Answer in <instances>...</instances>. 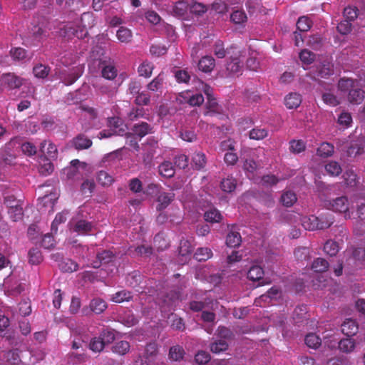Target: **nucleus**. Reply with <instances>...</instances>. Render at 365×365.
Here are the masks:
<instances>
[{"label":"nucleus","mask_w":365,"mask_h":365,"mask_svg":"<svg viewBox=\"0 0 365 365\" xmlns=\"http://www.w3.org/2000/svg\"><path fill=\"white\" fill-rule=\"evenodd\" d=\"M95 19L91 12H84L80 19L76 22L68 23L60 29V35L65 38H72L76 37L78 39L83 38L88 34V28L94 25Z\"/></svg>","instance_id":"1"},{"label":"nucleus","mask_w":365,"mask_h":365,"mask_svg":"<svg viewBox=\"0 0 365 365\" xmlns=\"http://www.w3.org/2000/svg\"><path fill=\"white\" fill-rule=\"evenodd\" d=\"M19 148L25 155L29 156L35 155L37 151L36 147L33 143L29 142L21 143L19 138H15L5 145V155L3 156V160L6 164L12 163L13 159L15 158V152Z\"/></svg>","instance_id":"2"},{"label":"nucleus","mask_w":365,"mask_h":365,"mask_svg":"<svg viewBox=\"0 0 365 365\" xmlns=\"http://www.w3.org/2000/svg\"><path fill=\"white\" fill-rule=\"evenodd\" d=\"M365 137L360 136L354 139V135L339 140L338 146L345 152L349 157H356L360 155L364 148Z\"/></svg>","instance_id":"3"},{"label":"nucleus","mask_w":365,"mask_h":365,"mask_svg":"<svg viewBox=\"0 0 365 365\" xmlns=\"http://www.w3.org/2000/svg\"><path fill=\"white\" fill-rule=\"evenodd\" d=\"M334 331L331 330L323 336L324 342L326 346L330 349L336 348L338 346L339 350L344 353L351 352L354 347V341L351 338H346L339 341V339L332 334Z\"/></svg>","instance_id":"4"},{"label":"nucleus","mask_w":365,"mask_h":365,"mask_svg":"<svg viewBox=\"0 0 365 365\" xmlns=\"http://www.w3.org/2000/svg\"><path fill=\"white\" fill-rule=\"evenodd\" d=\"M301 222L305 230H323L329 227L333 224L334 219L331 215L321 216L320 217L310 215L302 217Z\"/></svg>","instance_id":"5"},{"label":"nucleus","mask_w":365,"mask_h":365,"mask_svg":"<svg viewBox=\"0 0 365 365\" xmlns=\"http://www.w3.org/2000/svg\"><path fill=\"white\" fill-rule=\"evenodd\" d=\"M81 110V123L85 130H88L92 128H100V119L97 110L87 105H81L80 107Z\"/></svg>","instance_id":"6"},{"label":"nucleus","mask_w":365,"mask_h":365,"mask_svg":"<svg viewBox=\"0 0 365 365\" xmlns=\"http://www.w3.org/2000/svg\"><path fill=\"white\" fill-rule=\"evenodd\" d=\"M62 63L65 65L66 68L60 70L56 72L58 78L66 86L73 84L83 73V67L81 64L68 68V63L66 59L62 60Z\"/></svg>","instance_id":"7"},{"label":"nucleus","mask_w":365,"mask_h":365,"mask_svg":"<svg viewBox=\"0 0 365 365\" xmlns=\"http://www.w3.org/2000/svg\"><path fill=\"white\" fill-rule=\"evenodd\" d=\"M320 199L327 209L331 210L336 212L344 213L345 217H350V215L348 212L349 210V202L346 197H339L331 200L323 194L320 195Z\"/></svg>","instance_id":"8"},{"label":"nucleus","mask_w":365,"mask_h":365,"mask_svg":"<svg viewBox=\"0 0 365 365\" xmlns=\"http://www.w3.org/2000/svg\"><path fill=\"white\" fill-rule=\"evenodd\" d=\"M108 129L101 131L98 134L100 139L110 138L113 135H123L126 134V125L118 117L108 119Z\"/></svg>","instance_id":"9"},{"label":"nucleus","mask_w":365,"mask_h":365,"mask_svg":"<svg viewBox=\"0 0 365 365\" xmlns=\"http://www.w3.org/2000/svg\"><path fill=\"white\" fill-rule=\"evenodd\" d=\"M179 104L187 103L191 106H199L204 102V97L200 93H194L190 90L180 93L176 97Z\"/></svg>","instance_id":"10"},{"label":"nucleus","mask_w":365,"mask_h":365,"mask_svg":"<svg viewBox=\"0 0 365 365\" xmlns=\"http://www.w3.org/2000/svg\"><path fill=\"white\" fill-rule=\"evenodd\" d=\"M47 31L43 25H34L29 29L28 33L24 34L23 38L27 43L36 45L47 36Z\"/></svg>","instance_id":"11"},{"label":"nucleus","mask_w":365,"mask_h":365,"mask_svg":"<svg viewBox=\"0 0 365 365\" xmlns=\"http://www.w3.org/2000/svg\"><path fill=\"white\" fill-rule=\"evenodd\" d=\"M236 51L231 56V61L227 65V69L232 73H237L243 67V61L245 58V51H240L234 47Z\"/></svg>","instance_id":"12"},{"label":"nucleus","mask_w":365,"mask_h":365,"mask_svg":"<svg viewBox=\"0 0 365 365\" xmlns=\"http://www.w3.org/2000/svg\"><path fill=\"white\" fill-rule=\"evenodd\" d=\"M180 300V294L176 292H171L160 302V309L163 313L170 312L175 307ZM166 317V314H165Z\"/></svg>","instance_id":"13"},{"label":"nucleus","mask_w":365,"mask_h":365,"mask_svg":"<svg viewBox=\"0 0 365 365\" xmlns=\"http://www.w3.org/2000/svg\"><path fill=\"white\" fill-rule=\"evenodd\" d=\"M4 286L5 293L9 296H16L21 293L25 284L13 280V277L9 276L4 279Z\"/></svg>","instance_id":"14"},{"label":"nucleus","mask_w":365,"mask_h":365,"mask_svg":"<svg viewBox=\"0 0 365 365\" xmlns=\"http://www.w3.org/2000/svg\"><path fill=\"white\" fill-rule=\"evenodd\" d=\"M158 148V142L154 139H148L147 143L143 147L144 151V163L146 165H151V162L156 150Z\"/></svg>","instance_id":"15"},{"label":"nucleus","mask_w":365,"mask_h":365,"mask_svg":"<svg viewBox=\"0 0 365 365\" xmlns=\"http://www.w3.org/2000/svg\"><path fill=\"white\" fill-rule=\"evenodd\" d=\"M70 229L74 232H77L78 235H86L88 234L93 227V224L90 222L84 220H78L74 221L73 220L69 222Z\"/></svg>","instance_id":"16"},{"label":"nucleus","mask_w":365,"mask_h":365,"mask_svg":"<svg viewBox=\"0 0 365 365\" xmlns=\"http://www.w3.org/2000/svg\"><path fill=\"white\" fill-rule=\"evenodd\" d=\"M279 295V290L277 287H272L267 294L261 295L255 301V304L257 307L264 306L266 303H269L273 299H277Z\"/></svg>","instance_id":"17"},{"label":"nucleus","mask_w":365,"mask_h":365,"mask_svg":"<svg viewBox=\"0 0 365 365\" xmlns=\"http://www.w3.org/2000/svg\"><path fill=\"white\" fill-rule=\"evenodd\" d=\"M206 109L204 112L205 116H221L222 109L213 97L207 98Z\"/></svg>","instance_id":"18"},{"label":"nucleus","mask_w":365,"mask_h":365,"mask_svg":"<svg viewBox=\"0 0 365 365\" xmlns=\"http://www.w3.org/2000/svg\"><path fill=\"white\" fill-rule=\"evenodd\" d=\"M3 80L6 87L11 89L19 88L24 83L23 78L11 73L3 74Z\"/></svg>","instance_id":"19"},{"label":"nucleus","mask_w":365,"mask_h":365,"mask_svg":"<svg viewBox=\"0 0 365 365\" xmlns=\"http://www.w3.org/2000/svg\"><path fill=\"white\" fill-rule=\"evenodd\" d=\"M98 261L93 262L91 265L94 268L100 267L101 266L106 265L110 262H113V259L114 258V255L112 252L108 250H105L101 253L97 254Z\"/></svg>","instance_id":"20"},{"label":"nucleus","mask_w":365,"mask_h":365,"mask_svg":"<svg viewBox=\"0 0 365 365\" xmlns=\"http://www.w3.org/2000/svg\"><path fill=\"white\" fill-rule=\"evenodd\" d=\"M56 3L64 9L75 11L83 7L87 0H56Z\"/></svg>","instance_id":"21"},{"label":"nucleus","mask_w":365,"mask_h":365,"mask_svg":"<svg viewBox=\"0 0 365 365\" xmlns=\"http://www.w3.org/2000/svg\"><path fill=\"white\" fill-rule=\"evenodd\" d=\"M302 103V96L297 93H290L284 98V104L288 109L298 108Z\"/></svg>","instance_id":"22"},{"label":"nucleus","mask_w":365,"mask_h":365,"mask_svg":"<svg viewBox=\"0 0 365 365\" xmlns=\"http://www.w3.org/2000/svg\"><path fill=\"white\" fill-rule=\"evenodd\" d=\"M215 66V59L210 56H203L198 62V68L204 73H210Z\"/></svg>","instance_id":"23"},{"label":"nucleus","mask_w":365,"mask_h":365,"mask_svg":"<svg viewBox=\"0 0 365 365\" xmlns=\"http://www.w3.org/2000/svg\"><path fill=\"white\" fill-rule=\"evenodd\" d=\"M174 198V194L172 192H160L158 195L157 210L160 211L165 209Z\"/></svg>","instance_id":"24"},{"label":"nucleus","mask_w":365,"mask_h":365,"mask_svg":"<svg viewBox=\"0 0 365 365\" xmlns=\"http://www.w3.org/2000/svg\"><path fill=\"white\" fill-rule=\"evenodd\" d=\"M264 274V270L260 266L253 265L247 272V277L252 281H260L263 280ZM260 284H263L264 282L262 281Z\"/></svg>","instance_id":"25"},{"label":"nucleus","mask_w":365,"mask_h":365,"mask_svg":"<svg viewBox=\"0 0 365 365\" xmlns=\"http://www.w3.org/2000/svg\"><path fill=\"white\" fill-rule=\"evenodd\" d=\"M356 322L351 319H346L341 324V331L347 336L354 335L358 331Z\"/></svg>","instance_id":"26"},{"label":"nucleus","mask_w":365,"mask_h":365,"mask_svg":"<svg viewBox=\"0 0 365 365\" xmlns=\"http://www.w3.org/2000/svg\"><path fill=\"white\" fill-rule=\"evenodd\" d=\"M364 98V92L356 87L349 91L348 101L352 104H360Z\"/></svg>","instance_id":"27"},{"label":"nucleus","mask_w":365,"mask_h":365,"mask_svg":"<svg viewBox=\"0 0 365 365\" xmlns=\"http://www.w3.org/2000/svg\"><path fill=\"white\" fill-rule=\"evenodd\" d=\"M359 81L351 78H341L338 83L339 89L342 92H349L355 87H357Z\"/></svg>","instance_id":"28"},{"label":"nucleus","mask_w":365,"mask_h":365,"mask_svg":"<svg viewBox=\"0 0 365 365\" xmlns=\"http://www.w3.org/2000/svg\"><path fill=\"white\" fill-rule=\"evenodd\" d=\"M40 150L48 158H56L57 148L56 145L51 143L47 141L42 142L41 143Z\"/></svg>","instance_id":"29"},{"label":"nucleus","mask_w":365,"mask_h":365,"mask_svg":"<svg viewBox=\"0 0 365 365\" xmlns=\"http://www.w3.org/2000/svg\"><path fill=\"white\" fill-rule=\"evenodd\" d=\"M133 132L135 135L138 136L140 138H142L147 134L152 132V128L148 123L143 122L134 125L133 128Z\"/></svg>","instance_id":"30"},{"label":"nucleus","mask_w":365,"mask_h":365,"mask_svg":"<svg viewBox=\"0 0 365 365\" xmlns=\"http://www.w3.org/2000/svg\"><path fill=\"white\" fill-rule=\"evenodd\" d=\"M159 173L164 178H171L175 174V168L170 161H165L162 163L159 167Z\"/></svg>","instance_id":"31"},{"label":"nucleus","mask_w":365,"mask_h":365,"mask_svg":"<svg viewBox=\"0 0 365 365\" xmlns=\"http://www.w3.org/2000/svg\"><path fill=\"white\" fill-rule=\"evenodd\" d=\"M204 217L207 222L211 223L219 222L222 217L220 212L214 207H211L208 210L205 211Z\"/></svg>","instance_id":"32"},{"label":"nucleus","mask_w":365,"mask_h":365,"mask_svg":"<svg viewBox=\"0 0 365 365\" xmlns=\"http://www.w3.org/2000/svg\"><path fill=\"white\" fill-rule=\"evenodd\" d=\"M241 236L238 232L230 230L226 238V244L228 247H235L240 245Z\"/></svg>","instance_id":"33"},{"label":"nucleus","mask_w":365,"mask_h":365,"mask_svg":"<svg viewBox=\"0 0 365 365\" xmlns=\"http://www.w3.org/2000/svg\"><path fill=\"white\" fill-rule=\"evenodd\" d=\"M192 251V246L191 242L188 240H182L180 243L179 247V255L185 257V259H182V261H186L190 255Z\"/></svg>","instance_id":"34"},{"label":"nucleus","mask_w":365,"mask_h":365,"mask_svg":"<svg viewBox=\"0 0 365 365\" xmlns=\"http://www.w3.org/2000/svg\"><path fill=\"white\" fill-rule=\"evenodd\" d=\"M91 310L96 314H101L107 308L106 302L100 298H95L90 303Z\"/></svg>","instance_id":"35"},{"label":"nucleus","mask_w":365,"mask_h":365,"mask_svg":"<svg viewBox=\"0 0 365 365\" xmlns=\"http://www.w3.org/2000/svg\"><path fill=\"white\" fill-rule=\"evenodd\" d=\"M71 334L74 336L72 344V348L74 349H77L81 346V342H86L88 339V336L81 331L72 330Z\"/></svg>","instance_id":"36"},{"label":"nucleus","mask_w":365,"mask_h":365,"mask_svg":"<svg viewBox=\"0 0 365 365\" xmlns=\"http://www.w3.org/2000/svg\"><path fill=\"white\" fill-rule=\"evenodd\" d=\"M192 163L197 170L203 168L206 164L205 155L202 152L195 153L192 157Z\"/></svg>","instance_id":"37"},{"label":"nucleus","mask_w":365,"mask_h":365,"mask_svg":"<svg viewBox=\"0 0 365 365\" xmlns=\"http://www.w3.org/2000/svg\"><path fill=\"white\" fill-rule=\"evenodd\" d=\"M10 54L14 61L24 62L29 59L26 51L22 48H14L11 49Z\"/></svg>","instance_id":"38"},{"label":"nucleus","mask_w":365,"mask_h":365,"mask_svg":"<svg viewBox=\"0 0 365 365\" xmlns=\"http://www.w3.org/2000/svg\"><path fill=\"white\" fill-rule=\"evenodd\" d=\"M237 186V181L232 177H227L221 182L220 187L222 191L225 192H233Z\"/></svg>","instance_id":"39"},{"label":"nucleus","mask_w":365,"mask_h":365,"mask_svg":"<svg viewBox=\"0 0 365 365\" xmlns=\"http://www.w3.org/2000/svg\"><path fill=\"white\" fill-rule=\"evenodd\" d=\"M188 10H190V6L185 1L177 2L173 9L174 15L179 18L183 17Z\"/></svg>","instance_id":"40"},{"label":"nucleus","mask_w":365,"mask_h":365,"mask_svg":"<svg viewBox=\"0 0 365 365\" xmlns=\"http://www.w3.org/2000/svg\"><path fill=\"white\" fill-rule=\"evenodd\" d=\"M116 37L121 43H128L131 41L132 32L129 29L121 26L117 31Z\"/></svg>","instance_id":"41"},{"label":"nucleus","mask_w":365,"mask_h":365,"mask_svg":"<svg viewBox=\"0 0 365 365\" xmlns=\"http://www.w3.org/2000/svg\"><path fill=\"white\" fill-rule=\"evenodd\" d=\"M73 145L78 150L86 149L91 146L92 141L89 138L79 135L73 140Z\"/></svg>","instance_id":"42"},{"label":"nucleus","mask_w":365,"mask_h":365,"mask_svg":"<svg viewBox=\"0 0 365 365\" xmlns=\"http://www.w3.org/2000/svg\"><path fill=\"white\" fill-rule=\"evenodd\" d=\"M128 117L130 120H135L138 118H143L145 119L149 118V114L143 108H132V110L128 113Z\"/></svg>","instance_id":"43"},{"label":"nucleus","mask_w":365,"mask_h":365,"mask_svg":"<svg viewBox=\"0 0 365 365\" xmlns=\"http://www.w3.org/2000/svg\"><path fill=\"white\" fill-rule=\"evenodd\" d=\"M297 195L292 191H286L281 196V202L285 207H291L297 202Z\"/></svg>","instance_id":"44"},{"label":"nucleus","mask_w":365,"mask_h":365,"mask_svg":"<svg viewBox=\"0 0 365 365\" xmlns=\"http://www.w3.org/2000/svg\"><path fill=\"white\" fill-rule=\"evenodd\" d=\"M132 298L131 293L126 290H121L113 294L110 299L115 303H121L129 301Z\"/></svg>","instance_id":"45"},{"label":"nucleus","mask_w":365,"mask_h":365,"mask_svg":"<svg viewBox=\"0 0 365 365\" xmlns=\"http://www.w3.org/2000/svg\"><path fill=\"white\" fill-rule=\"evenodd\" d=\"M130 348V344L127 341H120L113 346L112 350L119 355H125L129 351Z\"/></svg>","instance_id":"46"},{"label":"nucleus","mask_w":365,"mask_h":365,"mask_svg":"<svg viewBox=\"0 0 365 365\" xmlns=\"http://www.w3.org/2000/svg\"><path fill=\"white\" fill-rule=\"evenodd\" d=\"M334 153V145L329 143H322L317 148V153L319 156L327 158Z\"/></svg>","instance_id":"47"},{"label":"nucleus","mask_w":365,"mask_h":365,"mask_svg":"<svg viewBox=\"0 0 365 365\" xmlns=\"http://www.w3.org/2000/svg\"><path fill=\"white\" fill-rule=\"evenodd\" d=\"M4 356L8 365H18L21 361L17 350L9 351L4 354Z\"/></svg>","instance_id":"48"},{"label":"nucleus","mask_w":365,"mask_h":365,"mask_svg":"<svg viewBox=\"0 0 365 365\" xmlns=\"http://www.w3.org/2000/svg\"><path fill=\"white\" fill-rule=\"evenodd\" d=\"M212 256V250L207 247L198 248L195 252L194 257L197 261H205Z\"/></svg>","instance_id":"49"},{"label":"nucleus","mask_w":365,"mask_h":365,"mask_svg":"<svg viewBox=\"0 0 365 365\" xmlns=\"http://www.w3.org/2000/svg\"><path fill=\"white\" fill-rule=\"evenodd\" d=\"M96 178L98 182L103 186L110 185L113 182V178L104 170L99 171Z\"/></svg>","instance_id":"50"},{"label":"nucleus","mask_w":365,"mask_h":365,"mask_svg":"<svg viewBox=\"0 0 365 365\" xmlns=\"http://www.w3.org/2000/svg\"><path fill=\"white\" fill-rule=\"evenodd\" d=\"M231 21L235 24H243L247 21V17L242 10H236L230 16Z\"/></svg>","instance_id":"51"},{"label":"nucleus","mask_w":365,"mask_h":365,"mask_svg":"<svg viewBox=\"0 0 365 365\" xmlns=\"http://www.w3.org/2000/svg\"><path fill=\"white\" fill-rule=\"evenodd\" d=\"M68 215V212L67 210H63V212H59L56 215V217L51 224L52 232H57L58 225L66 222Z\"/></svg>","instance_id":"52"},{"label":"nucleus","mask_w":365,"mask_h":365,"mask_svg":"<svg viewBox=\"0 0 365 365\" xmlns=\"http://www.w3.org/2000/svg\"><path fill=\"white\" fill-rule=\"evenodd\" d=\"M333 64L331 62H324L319 67L317 76L321 78H327V76L333 74Z\"/></svg>","instance_id":"53"},{"label":"nucleus","mask_w":365,"mask_h":365,"mask_svg":"<svg viewBox=\"0 0 365 365\" xmlns=\"http://www.w3.org/2000/svg\"><path fill=\"white\" fill-rule=\"evenodd\" d=\"M153 70V65L148 61H143L138 67L139 75L145 78L150 77Z\"/></svg>","instance_id":"54"},{"label":"nucleus","mask_w":365,"mask_h":365,"mask_svg":"<svg viewBox=\"0 0 365 365\" xmlns=\"http://www.w3.org/2000/svg\"><path fill=\"white\" fill-rule=\"evenodd\" d=\"M329 267V263L327 260L322 258L316 259L312 265V269L315 272H324L327 271Z\"/></svg>","instance_id":"55"},{"label":"nucleus","mask_w":365,"mask_h":365,"mask_svg":"<svg viewBox=\"0 0 365 365\" xmlns=\"http://www.w3.org/2000/svg\"><path fill=\"white\" fill-rule=\"evenodd\" d=\"M306 144L302 140H292L289 142V150L292 153L297 154L305 150Z\"/></svg>","instance_id":"56"},{"label":"nucleus","mask_w":365,"mask_h":365,"mask_svg":"<svg viewBox=\"0 0 365 365\" xmlns=\"http://www.w3.org/2000/svg\"><path fill=\"white\" fill-rule=\"evenodd\" d=\"M325 170L331 176H337L341 173V168L337 162L330 161L326 164Z\"/></svg>","instance_id":"57"},{"label":"nucleus","mask_w":365,"mask_h":365,"mask_svg":"<svg viewBox=\"0 0 365 365\" xmlns=\"http://www.w3.org/2000/svg\"><path fill=\"white\" fill-rule=\"evenodd\" d=\"M267 135V130L264 128H255L250 131L249 137L252 140H260L266 138Z\"/></svg>","instance_id":"58"},{"label":"nucleus","mask_w":365,"mask_h":365,"mask_svg":"<svg viewBox=\"0 0 365 365\" xmlns=\"http://www.w3.org/2000/svg\"><path fill=\"white\" fill-rule=\"evenodd\" d=\"M105 347L104 341L100 336L93 337L89 344V349L93 352H101Z\"/></svg>","instance_id":"59"},{"label":"nucleus","mask_w":365,"mask_h":365,"mask_svg":"<svg viewBox=\"0 0 365 365\" xmlns=\"http://www.w3.org/2000/svg\"><path fill=\"white\" fill-rule=\"evenodd\" d=\"M244 170L246 171L247 176L253 180H256L254 173L257 170V163L252 160H247L244 163Z\"/></svg>","instance_id":"60"},{"label":"nucleus","mask_w":365,"mask_h":365,"mask_svg":"<svg viewBox=\"0 0 365 365\" xmlns=\"http://www.w3.org/2000/svg\"><path fill=\"white\" fill-rule=\"evenodd\" d=\"M43 259L41 251L38 248H33L29 251V261L31 264H38Z\"/></svg>","instance_id":"61"},{"label":"nucleus","mask_w":365,"mask_h":365,"mask_svg":"<svg viewBox=\"0 0 365 365\" xmlns=\"http://www.w3.org/2000/svg\"><path fill=\"white\" fill-rule=\"evenodd\" d=\"M316 56L312 51L304 49L299 53V58L304 65H309L314 62Z\"/></svg>","instance_id":"62"},{"label":"nucleus","mask_w":365,"mask_h":365,"mask_svg":"<svg viewBox=\"0 0 365 365\" xmlns=\"http://www.w3.org/2000/svg\"><path fill=\"white\" fill-rule=\"evenodd\" d=\"M306 344L312 349H317L322 343V339L315 334H309L305 337Z\"/></svg>","instance_id":"63"},{"label":"nucleus","mask_w":365,"mask_h":365,"mask_svg":"<svg viewBox=\"0 0 365 365\" xmlns=\"http://www.w3.org/2000/svg\"><path fill=\"white\" fill-rule=\"evenodd\" d=\"M337 123L344 128L350 127L352 123L351 114L346 111L341 112L338 117Z\"/></svg>","instance_id":"64"}]
</instances>
